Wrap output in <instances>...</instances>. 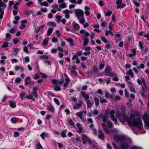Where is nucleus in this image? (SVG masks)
Instances as JSON below:
<instances>
[{"label": "nucleus", "mask_w": 149, "mask_h": 149, "mask_svg": "<svg viewBox=\"0 0 149 149\" xmlns=\"http://www.w3.org/2000/svg\"><path fill=\"white\" fill-rule=\"evenodd\" d=\"M120 109L121 111V113H120L118 108L115 109L116 111V115L117 117L120 118V121L123 125H125V123L127 122L130 126L132 127L133 125L137 128L139 131L142 128L143 124L142 120L140 119H138L136 120H134L132 122V119L134 117V115H130V117H128L125 115L126 110V107L125 106L121 105Z\"/></svg>", "instance_id": "obj_1"}, {"label": "nucleus", "mask_w": 149, "mask_h": 149, "mask_svg": "<svg viewBox=\"0 0 149 149\" xmlns=\"http://www.w3.org/2000/svg\"><path fill=\"white\" fill-rule=\"evenodd\" d=\"M118 130L116 128H114L111 130V133L113 134L114 140L116 142L120 141L119 147L121 149H128L132 142V140L125 135L118 134Z\"/></svg>", "instance_id": "obj_2"}, {"label": "nucleus", "mask_w": 149, "mask_h": 149, "mask_svg": "<svg viewBox=\"0 0 149 149\" xmlns=\"http://www.w3.org/2000/svg\"><path fill=\"white\" fill-rule=\"evenodd\" d=\"M75 14L78 19L79 23L83 24L85 22L84 11L80 9H77L75 10Z\"/></svg>", "instance_id": "obj_3"}, {"label": "nucleus", "mask_w": 149, "mask_h": 149, "mask_svg": "<svg viewBox=\"0 0 149 149\" xmlns=\"http://www.w3.org/2000/svg\"><path fill=\"white\" fill-rule=\"evenodd\" d=\"M115 113V111L114 110H111L107 109L105 111V114L107 118L110 117L111 120L114 122L115 124L117 125L118 123L117 119L115 118L114 114Z\"/></svg>", "instance_id": "obj_4"}, {"label": "nucleus", "mask_w": 149, "mask_h": 149, "mask_svg": "<svg viewBox=\"0 0 149 149\" xmlns=\"http://www.w3.org/2000/svg\"><path fill=\"white\" fill-rule=\"evenodd\" d=\"M102 125L104 128V129L107 134H109L110 132V130L109 128H111L113 125L111 121H108L106 123V124L105 123L102 124Z\"/></svg>", "instance_id": "obj_5"}, {"label": "nucleus", "mask_w": 149, "mask_h": 149, "mask_svg": "<svg viewBox=\"0 0 149 149\" xmlns=\"http://www.w3.org/2000/svg\"><path fill=\"white\" fill-rule=\"evenodd\" d=\"M142 119L145 123V127L146 129H149V116L145 113L142 117Z\"/></svg>", "instance_id": "obj_6"}, {"label": "nucleus", "mask_w": 149, "mask_h": 149, "mask_svg": "<svg viewBox=\"0 0 149 149\" xmlns=\"http://www.w3.org/2000/svg\"><path fill=\"white\" fill-rule=\"evenodd\" d=\"M81 135L83 144H85L87 142H88L91 145H92V144L95 143V141H91L90 139L86 135L82 134Z\"/></svg>", "instance_id": "obj_7"}, {"label": "nucleus", "mask_w": 149, "mask_h": 149, "mask_svg": "<svg viewBox=\"0 0 149 149\" xmlns=\"http://www.w3.org/2000/svg\"><path fill=\"white\" fill-rule=\"evenodd\" d=\"M111 69L108 65L106 66L105 69V72L106 73L105 75L112 77L113 75V73L111 72Z\"/></svg>", "instance_id": "obj_8"}, {"label": "nucleus", "mask_w": 149, "mask_h": 149, "mask_svg": "<svg viewBox=\"0 0 149 149\" xmlns=\"http://www.w3.org/2000/svg\"><path fill=\"white\" fill-rule=\"evenodd\" d=\"M116 3L117 9L123 8L126 6L125 4L123 2L122 0H117L116 1Z\"/></svg>", "instance_id": "obj_9"}, {"label": "nucleus", "mask_w": 149, "mask_h": 149, "mask_svg": "<svg viewBox=\"0 0 149 149\" xmlns=\"http://www.w3.org/2000/svg\"><path fill=\"white\" fill-rule=\"evenodd\" d=\"M52 82L54 85H61L64 83V80L61 79L60 80L53 79L52 80Z\"/></svg>", "instance_id": "obj_10"}, {"label": "nucleus", "mask_w": 149, "mask_h": 149, "mask_svg": "<svg viewBox=\"0 0 149 149\" xmlns=\"http://www.w3.org/2000/svg\"><path fill=\"white\" fill-rule=\"evenodd\" d=\"M129 85L128 88L130 91L132 93H135V88L132 83L130 81H128L127 83Z\"/></svg>", "instance_id": "obj_11"}, {"label": "nucleus", "mask_w": 149, "mask_h": 149, "mask_svg": "<svg viewBox=\"0 0 149 149\" xmlns=\"http://www.w3.org/2000/svg\"><path fill=\"white\" fill-rule=\"evenodd\" d=\"M2 1L5 2H7L8 1V0H0V9L2 10L3 11V9H4L6 7V4L3 2Z\"/></svg>", "instance_id": "obj_12"}, {"label": "nucleus", "mask_w": 149, "mask_h": 149, "mask_svg": "<svg viewBox=\"0 0 149 149\" xmlns=\"http://www.w3.org/2000/svg\"><path fill=\"white\" fill-rule=\"evenodd\" d=\"M136 49H131V53L127 54V56L129 57H131L136 55Z\"/></svg>", "instance_id": "obj_13"}, {"label": "nucleus", "mask_w": 149, "mask_h": 149, "mask_svg": "<svg viewBox=\"0 0 149 149\" xmlns=\"http://www.w3.org/2000/svg\"><path fill=\"white\" fill-rule=\"evenodd\" d=\"M64 75L66 77L65 79V83L63 85V86L65 87L66 88L69 85V83L70 81V79L68 77L67 75L66 74H65Z\"/></svg>", "instance_id": "obj_14"}, {"label": "nucleus", "mask_w": 149, "mask_h": 149, "mask_svg": "<svg viewBox=\"0 0 149 149\" xmlns=\"http://www.w3.org/2000/svg\"><path fill=\"white\" fill-rule=\"evenodd\" d=\"M98 132L99 134L98 135V137L101 140H104L105 138V137L102 131L100 130L99 129L98 130Z\"/></svg>", "instance_id": "obj_15"}, {"label": "nucleus", "mask_w": 149, "mask_h": 149, "mask_svg": "<svg viewBox=\"0 0 149 149\" xmlns=\"http://www.w3.org/2000/svg\"><path fill=\"white\" fill-rule=\"evenodd\" d=\"M81 94L82 97H84L86 100H88L89 96L85 92L81 91Z\"/></svg>", "instance_id": "obj_16"}, {"label": "nucleus", "mask_w": 149, "mask_h": 149, "mask_svg": "<svg viewBox=\"0 0 149 149\" xmlns=\"http://www.w3.org/2000/svg\"><path fill=\"white\" fill-rule=\"evenodd\" d=\"M87 104V108H91L94 104L93 102H91L89 100H87L86 101Z\"/></svg>", "instance_id": "obj_17"}, {"label": "nucleus", "mask_w": 149, "mask_h": 149, "mask_svg": "<svg viewBox=\"0 0 149 149\" xmlns=\"http://www.w3.org/2000/svg\"><path fill=\"white\" fill-rule=\"evenodd\" d=\"M37 89L38 88L37 86L34 87L33 88V91L32 92V94L34 97H37L38 96L36 92Z\"/></svg>", "instance_id": "obj_18"}, {"label": "nucleus", "mask_w": 149, "mask_h": 149, "mask_svg": "<svg viewBox=\"0 0 149 149\" xmlns=\"http://www.w3.org/2000/svg\"><path fill=\"white\" fill-rule=\"evenodd\" d=\"M72 26L75 30H78L80 29V26L78 24L74 21L72 23Z\"/></svg>", "instance_id": "obj_19"}, {"label": "nucleus", "mask_w": 149, "mask_h": 149, "mask_svg": "<svg viewBox=\"0 0 149 149\" xmlns=\"http://www.w3.org/2000/svg\"><path fill=\"white\" fill-rule=\"evenodd\" d=\"M75 59L76 61L75 62L79 64L80 63V60L78 56L77 55H74L72 58V60H74Z\"/></svg>", "instance_id": "obj_20"}, {"label": "nucleus", "mask_w": 149, "mask_h": 149, "mask_svg": "<svg viewBox=\"0 0 149 149\" xmlns=\"http://www.w3.org/2000/svg\"><path fill=\"white\" fill-rule=\"evenodd\" d=\"M63 13L65 14V17L66 19H68L70 17V15L69 13H70V11L68 9H66L63 11Z\"/></svg>", "instance_id": "obj_21"}, {"label": "nucleus", "mask_w": 149, "mask_h": 149, "mask_svg": "<svg viewBox=\"0 0 149 149\" xmlns=\"http://www.w3.org/2000/svg\"><path fill=\"white\" fill-rule=\"evenodd\" d=\"M15 70L16 71L20 70L21 72H23L24 71V69L22 67L18 65H16L15 66Z\"/></svg>", "instance_id": "obj_22"}, {"label": "nucleus", "mask_w": 149, "mask_h": 149, "mask_svg": "<svg viewBox=\"0 0 149 149\" xmlns=\"http://www.w3.org/2000/svg\"><path fill=\"white\" fill-rule=\"evenodd\" d=\"M66 41L69 42L70 45L72 47H73L75 45L74 43V40L72 38H68L65 39Z\"/></svg>", "instance_id": "obj_23"}, {"label": "nucleus", "mask_w": 149, "mask_h": 149, "mask_svg": "<svg viewBox=\"0 0 149 149\" xmlns=\"http://www.w3.org/2000/svg\"><path fill=\"white\" fill-rule=\"evenodd\" d=\"M133 115H134V118H132V122L134 120H136L138 119H140L139 118H137L136 119H135V116L137 117V116H140L139 113L137 111H135L134 112V114H133Z\"/></svg>", "instance_id": "obj_24"}, {"label": "nucleus", "mask_w": 149, "mask_h": 149, "mask_svg": "<svg viewBox=\"0 0 149 149\" xmlns=\"http://www.w3.org/2000/svg\"><path fill=\"white\" fill-rule=\"evenodd\" d=\"M47 109L48 111H50L52 112H54V109L52 104L50 103L47 106Z\"/></svg>", "instance_id": "obj_25"}, {"label": "nucleus", "mask_w": 149, "mask_h": 149, "mask_svg": "<svg viewBox=\"0 0 149 149\" xmlns=\"http://www.w3.org/2000/svg\"><path fill=\"white\" fill-rule=\"evenodd\" d=\"M25 82L26 84H31L33 82L31 81V78L30 77H26L25 79Z\"/></svg>", "instance_id": "obj_26"}, {"label": "nucleus", "mask_w": 149, "mask_h": 149, "mask_svg": "<svg viewBox=\"0 0 149 149\" xmlns=\"http://www.w3.org/2000/svg\"><path fill=\"white\" fill-rule=\"evenodd\" d=\"M85 14L86 16H88L90 14V8L88 6H85Z\"/></svg>", "instance_id": "obj_27"}, {"label": "nucleus", "mask_w": 149, "mask_h": 149, "mask_svg": "<svg viewBox=\"0 0 149 149\" xmlns=\"http://www.w3.org/2000/svg\"><path fill=\"white\" fill-rule=\"evenodd\" d=\"M81 102L77 103V104L73 105V107L74 109H79V107L82 105Z\"/></svg>", "instance_id": "obj_28"}, {"label": "nucleus", "mask_w": 149, "mask_h": 149, "mask_svg": "<svg viewBox=\"0 0 149 149\" xmlns=\"http://www.w3.org/2000/svg\"><path fill=\"white\" fill-rule=\"evenodd\" d=\"M126 73L127 74L130 75L131 77H134V73L131 69H130L128 71H127Z\"/></svg>", "instance_id": "obj_29"}, {"label": "nucleus", "mask_w": 149, "mask_h": 149, "mask_svg": "<svg viewBox=\"0 0 149 149\" xmlns=\"http://www.w3.org/2000/svg\"><path fill=\"white\" fill-rule=\"evenodd\" d=\"M9 104L12 108H14L16 107V103L13 101L10 100L9 102Z\"/></svg>", "instance_id": "obj_30"}, {"label": "nucleus", "mask_w": 149, "mask_h": 149, "mask_svg": "<svg viewBox=\"0 0 149 149\" xmlns=\"http://www.w3.org/2000/svg\"><path fill=\"white\" fill-rule=\"evenodd\" d=\"M26 94V92L24 91H22L21 92L20 97L22 100H23Z\"/></svg>", "instance_id": "obj_31"}, {"label": "nucleus", "mask_w": 149, "mask_h": 149, "mask_svg": "<svg viewBox=\"0 0 149 149\" xmlns=\"http://www.w3.org/2000/svg\"><path fill=\"white\" fill-rule=\"evenodd\" d=\"M77 126L79 130L78 132L79 133H81L82 130L81 125L80 123H78L77 124Z\"/></svg>", "instance_id": "obj_32"}, {"label": "nucleus", "mask_w": 149, "mask_h": 149, "mask_svg": "<svg viewBox=\"0 0 149 149\" xmlns=\"http://www.w3.org/2000/svg\"><path fill=\"white\" fill-rule=\"evenodd\" d=\"M47 24L49 26H52L54 27L56 26V23L53 22H47Z\"/></svg>", "instance_id": "obj_33"}, {"label": "nucleus", "mask_w": 149, "mask_h": 149, "mask_svg": "<svg viewBox=\"0 0 149 149\" xmlns=\"http://www.w3.org/2000/svg\"><path fill=\"white\" fill-rule=\"evenodd\" d=\"M19 49L17 48H15L13 49V55H17V53L19 51Z\"/></svg>", "instance_id": "obj_34"}, {"label": "nucleus", "mask_w": 149, "mask_h": 149, "mask_svg": "<svg viewBox=\"0 0 149 149\" xmlns=\"http://www.w3.org/2000/svg\"><path fill=\"white\" fill-rule=\"evenodd\" d=\"M139 49H140V50L141 51H143L144 47L143 46V44L141 41H139Z\"/></svg>", "instance_id": "obj_35"}, {"label": "nucleus", "mask_w": 149, "mask_h": 149, "mask_svg": "<svg viewBox=\"0 0 149 149\" xmlns=\"http://www.w3.org/2000/svg\"><path fill=\"white\" fill-rule=\"evenodd\" d=\"M18 120V118L16 117H13L10 119V121L13 123H16Z\"/></svg>", "instance_id": "obj_36"}, {"label": "nucleus", "mask_w": 149, "mask_h": 149, "mask_svg": "<svg viewBox=\"0 0 149 149\" xmlns=\"http://www.w3.org/2000/svg\"><path fill=\"white\" fill-rule=\"evenodd\" d=\"M54 30V29L52 28H49L48 31L47 33V35L48 36H50L52 33L53 31Z\"/></svg>", "instance_id": "obj_37"}, {"label": "nucleus", "mask_w": 149, "mask_h": 149, "mask_svg": "<svg viewBox=\"0 0 149 149\" xmlns=\"http://www.w3.org/2000/svg\"><path fill=\"white\" fill-rule=\"evenodd\" d=\"M59 6L60 8H65L67 7V5L65 3H63L60 4Z\"/></svg>", "instance_id": "obj_38"}, {"label": "nucleus", "mask_w": 149, "mask_h": 149, "mask_svg": "<svg viewBox=\"0 0 149 149\" xmlns=\"http://www.w3.org/2000/svg\"><path fill=\"white\" fill-rule=\"evenodd\" d=\"M95 105L96 106H98L99 104V99L97 97H95L94 98Z\"/></svg>", "instance_id": "obj_39"}, {"label": "nucleus", "mask_w": 149, "mask_h": 149, "mask_svg": "<svg viewBox=\"0 0 149 149\" xmlns=\"http://www.w3.org/2000/svg\"><path fill=\"white\" fill-rule=\"evenodd\" d=\"M130 149H143V148L141 146L134 145L131 147Z\"/></svg>", "instance_id": "obj_40"}, {"label": "nucleus", "mask_w": 149, "mask_h": 149, "mask_svg": "<svg viewBox=\"0 0 149 149\" xmlns=\"http://www.w3.org/2000/svg\"><path fill=\"white\" fill-rule=\"evenodd\" d=\"M112 12L110 10H108L107 12L104 11L105 15L107 16H109L112 14Z\"/></svg>", "instance_id": "obj_41"}, {"label": "nucleus", "mask_w": 149, "mask_h": 149, "mask_svg": "<svg viewBox=\"0 0 149 149\" xmlns=\"http://www.w3.org/2000/svg\"><path fill=\"white\" fill-rule=\"evenodd\" d=\"M41 138L43 139H44L45 136H47L48 134L46 132H43L40 135Z\"/></svg>", "instance_id": "obj_42"}, {"label": "nucleus", "mask_w": 149, "mask_h": 149, "mask_svg": "<svg viewBox=\"0 0 149 149\" xmlns=\"http://www.w3.org/2000/svg\"><path fill=\"white\" fill-rule=\"evenodd\" d=\"M49 38H46L44 39L43 42V45H46L49 42Z\"/></svg>", "instance_id": "obj_43"}, {"label": "nucleus", "mask_w": 149, "mask_h": 149, "mask_svg": "<svg viewBox=\"0 0 149 149\" xmlns=\"http://www.w3.org/2000/svg\"><path fill=\"white\" fill-rule=\"evenodd\" d=\"M67 131V130H63L61 132V136L63 138H65L66 137V132Z\"/></svg>", "instance_id": "obj_44"}, {"label": "nucleus", "mask_w": 149, "mask_h": 149, "mask_svg": "<svg viewBox=\"0 0 149 149\" xmlns=\"http://www.w3.org/2000/svg\"><path fill=\"white\" fill-rule=\"evenodd\" d=\"M13 40L14 44L15 45H16L20 41V39L18 38L15 39L14 38L13 39Z\"/></svg>", "instance_id": "obj_45"}, {"label": "nucleus", "mask_w": 149, "mask_h": 149, "mask_svg": "<svg viewBox=\"0 0 149 149\" xmlns=\"http://www.w3.org/2000/svg\"><path fill=\"white\" fill-rule=\"evenodd\" d=\"M112 30H106L105 31V35L106 36H108L109 35V34H111L112 35H113V33L111 31Z\"/></svg>", "instance_id": "obj_46"}, {"label": "nucleus", "mask_w": 149, "mask_h": 149, "mask_svg": "<svg viewBox=\"0 0 149 149\" xmlns=\"http://www.w3.org/2000/svg\"><path fill=\"white\" fill-rule=\"evenodd\" d=\"M93 71L96 73H99L97 67L96 66H94L93 68Z\"/></svg>", "instance_id": "obj_47"}, {"label": "nucleus", "mask_w": 149, "mask_h": 149, "mask_svg": "<svg viewBox=\"0 0 149 149\" xmlns=\"http://www.w3.org/2000/svg\"><path fill=\"white\" fill-rule=\"evenodd\" d=\"M89 42L88 38L86 37L84 39V45H86Z\"/></svg>", "instance_id": "obj_48"}, {"label": "nucleus", "mask_w": 149, "mask_h": 149, "mask_svg": "<svg viewBox=\"0 0 149 149\" xmlns=\"http://www.w3.org/2000/svg\"><path fill=\"white\" fill-rule=\"evenodd\" d=\"M8 44L9 43L8 42L5 41L3 42L2 46V48H6L8 47Z\"/></svg>", "instance_id": "obj_49"}, {"label": "nucleus", "mask_w": 149, "mask_h": 149, "mask_svg": "<svg viewBox=\"0 0 149 149\" xmlns=\"http://www.w3.org/2000/svg\"><path fill=\"white\" fill-rule=\"evenodd\" d=\"M68 123L70 125L72 126H74V124L72 120L70 119H68Z\"/></svg>", "instance_id": "obj_50"}, {"label": "nucleus", "mask_w": 149, "mask_h": 149, "mask_svg": "<svg viewBox=\"0 0 149 149\" xmlns=\"http://www.w3.org/2000/svg\"><path fill=\"white\" fill-rule=\"evenodd\" d=\"M54 90L57 91H60L61 90V87L60 86H56L54 88Z\"/></svg>", "instance_id": "obj_51"}, {"label": "nucleus", "mask_w": 149, "mask_h": 149, "mask_svg": "<svg viewBox=\"0 0 149 149\" xmlns=\"http://www.w3.org/2000/svg\"><path fill=\"white\" fill-rule=\"evenodd\" d=\"M105 97H106L107 98H109V97H112L111 95H110L109 93L107 92H106L105 93Z\"/></svg>", "instance_id": "obj_52"}, {"label": "nucleus", "mask_w": 149, "mask_h": 149, "mask_svg": "<svg viewBox=\"0 0 149 149\" xmlns=\"http://www.w3.org/2000/svg\"><path fill=\"white\" fill-rule=\"evenodd\" d=\"M36 149H42V147L40 143H38L36 145Z\"/></svg>", "instance_id": "obj_53"}, {"label": "nucleus", "mask_w": 149, "mask_h": 149, "mask_svg": "<svg viewBox=\"0 0 149 149\" xmlns=\"http://www.w3.org/2000/svg\"><path fill=\"white\" fill-rule=\"evenodd\" d=\"M104 80L105 81L107 84H109L111 82V79L109 78H107L106 79L105 78Z\"/></svg>", "instance_id": "obj_54"}, {"label": "nucleus", "mask_w": 149, "mask_h": 149, "mask_svg": "<svg viewBox=\"0 0 149 149\" xmlns=\"http://www.w3.org/2000/svg\"><path fill=\"white\" fill-rule=\"evenodd\" d=\"M18 10L17 8H14V10H13V13L14 15H16L18 13Z\"/></svg>", "instance_id": "obj_55"}, {"label": "nucleus", "mask_w": 149, "mask_h": 149, "mask_svg": "<svg viewBox=\"0 0 149 149\" xmlns=\"http://www.w3.org/2000/svg\"><path fill=\"white\" fill-rule=\"evenodd\" d=\"M83 113L82 112H78L76 113L75 115L76 116L79 117V118L82 116Z\"/></svg>", "instance_id": "obj_56"}, {"label": "nucleus", "mask_w": 149, "mask_h": 149, "mask_svg": "<svg viewBox=\"0 0 149 149\" xmlns=\"http://www.w3.org/2000/svg\"><path fill=\"white\" fill-rule=\"evenodd\" d=\"M107 118H108L107 117L106 114H105V115L102 116V121L104 123H105L107 120Z\"/></svg>", "instance_id": "obj_57"}, {"label": "nucleus", "mask_w": 149, "mask_h": 149, "mask_svg": "<svg viewBox=\"0 0 149 149\" xmlns=\"http://www.w3.org/2000/svg\"><path fill=\"white\" fill-rule=\"evenodd\" d=\"M104 64L103 63H100L99 66V69L100 70L102 69L104 67Z\"/></svg>", "instance_id": "obj_58"}, {"label": "nucleus", "mask_w": 149, "mask_h": 149, "mask_svg": "<svg viewBox=\"0 0 149 149\" xmlns=\"http://www.w3.org/2000/svg\"><path fill=\"white\" fill-rule=\"evenodd\" d=\"M102 40L105 43H107V40L106 38L104 36H102L101 37Z\"/></svg>", "instance_id": "obj_59"}, {"label": "nucleus", "mask_w": 149, "mask_h": 149, "mask_svg": "<svg viewBox=\"0 0 149 149\" xmlns=\"http://www.w3.org/2000/svg\"><path fill=\"white\" fill-rule=\"evenodd\" d=\"M100 102L102 103L107 102V100L103 97L100 98Z\"/></svg>", "instance_id": "obj_60"}, {"label": "nucleus", "mask_w": 149, "mask_h": 149, "mask_svg": "<svg viewBox=\"0 0 149 149\" xmlns=\"http://www.w3.org/2000/svg\"><path fill=\"white\" fill-rule=\"evenodd\" d=\"M24 59L25 62L26 63H27L29 62V57L28 56L25 57L24 58Z\"/></svg>", "instance_id": "obj_61"}, {"label": "nucleus", "mask_w": 149, "mask_h": 149, "mask_svg": "<svg viewBox=\"0 0 149 149\" xmlns=\"http://www.w3.org/2000/svg\"><path fill=\"white\" fill-rule=\"evenodd\" d=\"M42 6H48V3L46 1H45L43 3L41 2V3H39Z\"/></svg>", "instance_id": "obj_62"}, {"label": "nucleus", "mask_w": 149, "mask_h": 149, "mask_svg": "<svg viewBox=\"0 0 149 149\" xmlns=\"http://www.w3.org/2000/svg\"><path fill=\"white\" fill-rule=\"evenodd\" d=\"M111 22H116L115 15L114 14H113L112 15L111 17Z\"/></svg>", "instance_id": "obj_63"}, {"label": "nucleus", "mask_w": 149, "mask_h": 149, "mask_svg": "<svg viewBox=\"0 0 149 149\" xmlns=\"http://www.w3.org/2000/svg\"><path fill=\"white\" fill-rule=\"evenodd\" d=\"M76 54V55H77L78 56H80L83 54V53L81 51L79 50L77 52Z\"/></svg>", "instance_id": "obj_64"}]
</instances>
